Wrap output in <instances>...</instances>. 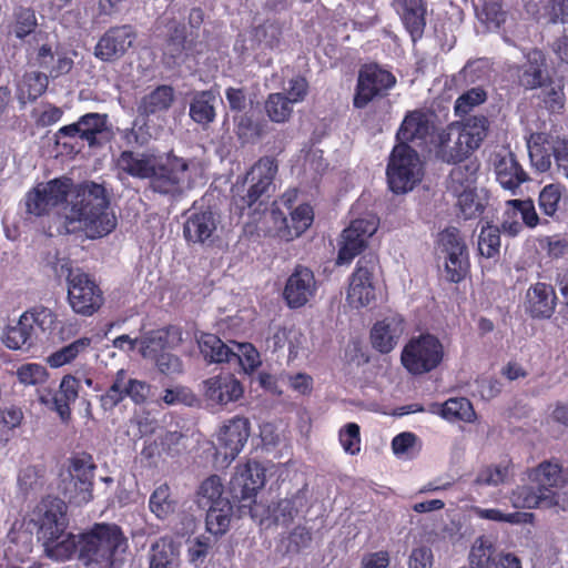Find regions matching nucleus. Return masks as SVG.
<instances>
[{"label": "nucleus", "instance_id": "obj_11", "mask_svg": "<svg viewBox=\"0 0 568 568\" xmlns=\"http://www.w3.org/2000/svg\"><path fill=\"white\" fill-rule=\"evenodd\" d=\"M31 44L33 47L27 50L28 61L31 65L43 69L48 78L57 79L72 70V58L65 52L53 51L47 32L36 33Z\"/></svg>", "mask_w": 568, "mask_h": 568}, {"label": "nucleus", "instance_id": "obj_47", "mask_svg": "<svg viewBox=\"0 0 568 568\" xmlns=\"http://www.w3.org/2000/svg\"><path fill=\"white\" fill-rule=\"evenodd\" d=\"M24 314L31 327L44 335H51L59 323L55 313L44 306H34L26 311Z\"/></svg>", "mask_w": 568, "mask_h": 568}, {"label": "nucleus", "instance_id": "obj_17", "mask_svg": "<svg viewBox=\"0 0 568 568\" xmlns=\"http://www.w3.org/2000/svg\"><path fill=\"white\" fill-rule=\"evenodd\" d=\"M250 434V420L246 417L230 418L219 430L216 454L226 463H231L243 449Z\"/></svg>", "mask_w": 568, "mask_h": 568}, {"label": "nucleus", "instance_id": "obj_15", "mask_svg": "<svg viewBox=\"0 0 568 568\" xmlns=\"http://www.w3.org/2000/svg\"><path fill=\"white\" fill-rule=\"evenodd\" d=\"M395 83V77L377 64L362 67L358 74L354 105L356 108L365 106L375 97L382 95L393 88Z\"/></svg>", "mask_w": 568, "mask_h": 568}, {"label": "nucleus", "instance_id": "obj_54", "mask_svg": "<svg viewBox=\"0 0 568 568\" xmlns=\"http://www.w3.org/2000/svg\"><path fill=\"white\" fill-rule=\"evenodd\" d=\"M232 361L239 362L244 372H253L260 364V354L250 343L232 342Z\"/></svg>", "mask_w": 568, "mask_h": 568}, {"label": "nucleus", "instance_id": "obj_21", "mask_svg": "<svg viewBox=\"0 0 568 568\" xmlns=\"http://www.w3.org/2000/svg\"><path fill=\"white\" fill-rule=\"evenodd\" d=\"M435 114L428 111L415 110L403 120L397 132L399 143L413 142L423 145L435 131Z\"/></svg>", "mask_w": 568, "mask_h": 568}, {"label": "nucleus", "instance_id": "obj_14", "mask_svg": "<svg viewBox=\"0 0 568 568\" xmlns=\"http://www.w3.org/2000/svg\"><path fill=\"white\" fill-rule=\"evenodd\" d=\"M202 396L211 408H224L243 397L244 387L232 374L211 376L201 383Z\"/></svg>", "mask_w": 568, "mask_h": 568}, {"label": "nucleus", "instance_id": "obj_34", "mask_svg": "<svg viewBox=\"0 0 568 568\" xmlns=\"http://www.w3.org/2000/svg\"><path fill=\"white\" fill-rule=\"evenodd\" d=\"M429 412L450 423L464 422L470 424L477 418L471 403L465 397H453L443 404H433Z\"/></svg>", "mask_w": 568, "mask_h": 568}, {"label": "nucleus", "instance_id": "obj_40", "mask_svg": "<svg viewBox=\"0 0 568 568\" xmlns=\"http://www.w3.org/2000/svg\"><path fill=\"white\" fill-rule=\"evenodd\" d=\"M49 78L42 72H28L18 84L17 98L21 105L39 98L48 88Z\"/></svg>", "mask_w": 568, "mask_h": 568}, {"label": "nucleus", "instance_id": "obj_45", "mask_svg": "<svg viewBox=\"0 0 568 568\" xmlns=\"http://www.w3.org/2000/svg\"><path fill=\"white\" fill-rule=\"evenodd\" d=\"M219 503V506H210L206 513V528L213 535H222L229 529L233 514L230 501Z\"/></svg>", "mask_w": 568, "mask_h": 568}, {"label": "nucleus", "instance_id": "obj_61", "mask_svg": "<svg viewBox=\"0 0 568 568\" xmlns=\"http://www.w3.org/2000/svg\"><path fill=\"white\" fill-rule=\"evenodd\" d=\"M481 9L478 18L487 24L488 29H497L506 19V12L501 9L499 0H479Z\"/></svg>", "mask_w": 568, "mask_h": 568}, {"label": "nucleus", "instance_id": "obj_50", "mask_svg": "<svg viewBox=\"0 0 568 568\" xmlns=\"http://www.w3.org/2000/svg\"><path fill=\"white\" fill-rule=\"evenodd\" d=\"M149 508L156 518L165 519L175 509V501L171 498L170 487L166 484L160 485L150 496Z\"/></svg>", "mask_w": 568, "mask_h": 568}, {"label": "nucleus", "instance_id": "obj_16", "mask_svg": "<svg viewBox=\"0 0 568 568\" xmlns=\"http://www.w3.org/2000/svg\"><path fill=\"white\" fill-rule=\"evenodd\" d=\"M375 263L373 261L359 260L357 266L349 277V285L346 293L347 304L356 310L369 306L376 298L374 283Z\"/></svg>", "mask_w": 568, "mask_h": 568}, {"label": "nucleus", "instance_id": "obj_18", "mask_svg": "<svg viewBox=\"0 0 568 568\" xmlns=\"http://www.w3.org/2000/svg\"><path fill=\"white\" fill-rule=\"evenodd\" d=\"M79 383L80 381L73 375H65L62 377L58 390L39 388L38 399L47 408L55 412L62 422L67 423L71 417L70 405L79 396Z\"/></svg>", "mask_w": 568, "mask_h": 568}, {"label": "nucleus", "instance_id": "obj_6", "mask_svg": "<svg viewBox=\"0 0 568 568\" xmlns=\"http://www.w3.org/2000/svg\"><path fill=\"white\" fill-rule=\"evenodd\" d=\"M277 171L275 161L271 158L260 159L246 173L242 184L234 185L236 205L244 210L254 204L263 203V196H268L270 190L273 186V180Z\"/></svg>", "mask_w": 568, "mask_h": 568}, {"label": "nucleus", "instance_id": "obj_26", "mask_svg": "<svg viewBox=\"0 0 568 568\" xmlns=\"http://www.w3.org/2000/svg\"><path fill=\"white\" fill-rule=\"evenodd\" d=\"M181 339L178 327L152 331L140 338V353L144 358L155 359L165 349L176 346Z\"/></svg>", "mask_w": 568, "mask_h": 568}, {"label": "nucleus", "instance_id": "obj_13", "mask_svg": "<svg viewBox=\"0 0 568 568\" xmlns=\"http://www.w3.org/2000/svg\"><path fill=\"white\" fill-rule=\"evenodd\" d=\"M378 219L373 214L351 222L342 233L337 264H348L366 246L367 240L377 231Z\"/></svg>", "mask_w": 568, "mask_h": 568}, {"label": "nucleus", "instance_id": "obj_7", "mask_svg": "<svg viewBox=\"0 0 568 568\" xmlns=\"http://www.w3.org/2000/svg\"><path fill=\"white\" fill-rule=\"evenodd\" d=\"M444 346L432 334L412 337L400 355L403 366L413 375H422L435 369L443 361Z\"/></svg>", "mask_w": 568, "mask_h": 568}, {"label": "nucleus", "instance_id": "obj_53", "mask_svg": "<svg viewBox=\"0 0 568 568\" xmlns=\"http://www.w3.org/2000/svg\"><path fill=\"white\" fill-rule=\"evenodd\" d=\"M265 111L271 121L284 123L291 118L293 105L284 93H272L265 101Z\"/></svg>", "mask_w": 568, "mask_h": 568}, {"label": "nucleus", "instance_id": "obj_9", "mask_svg": "<svg viewBox=\"0 0 568 568\" xmlns=\"http://www.w3.org/2000/svg\"><path fill=\"white\" fill-rule=\"evenodd\" d=\"M265 484V468L257 462H247L236 467L230 480V491L233 498L241 503L242 513L248 509L253 519H257L255 496Z\"/></svg>", "mask_w": 568, "mask_h": 568}, {"label": "nucleus", "instance_id": "obj_28", "mask_svg": "<svg viewBox=\"0 0 568 568\" xmlns=\"http://www.w3.org/2000/svg\"><path fill=\"white\" fill-rule=\"evenodd\" d=\"M548 79L546 57L540 50L526 54V62L518 71V82L528 90L542 88Z\"/></svg>", "mask_w": 568, "mask_h": 568}, {"label": "nucleus", "instance_id": "obj_39", "mask_svg": "<svg viewBox=\"0 0 568 568\" xmlns=\"http://www.w3.org/2000/svg\"><path fill=\"white\" fill-rule=\"evenodd\" d=\"M203 357L210 363H231L232 344H225L214 334L203 333L197 339Z\"/></svg>", "mask_w": 568, "mask_h": 568}, {"label": "nucleus", "instance_id": "obj_43", "mask_svg": "<svg viewBox=\"0 0 568 568\" xmlns=\"http://www.w3.org/2000/svg\"><path fill=\"white\" fill-rule=\"evenodd\" d=\"M176 559L178 551L172 539L163 537L151 546L149 568H174Z\"/></svg>", "mask_w": 568, "mask_h": 568}, {"label": "nucleus", "instance_id": "obj_2", "mask_svg": "<svg viewBox=\"0 0 568 568\" xmlns=\"http://www.w3.org/2000/svg\"><path fill=\"white\" fill-rule=\"evenodd\" d=\"M116 165L133 178L148 179L154 192L171 199L190 190L203 174L199 162L175 155L163 158L124 151Z\"/></svg>", "mask_w": 568, "mask_h": 568}, {"label": "nucleus", "instance_id": "obj_58", "mask_svg": "<svg viewBox=\"0 0 568 568\" xmlns=\"http://www.w3.org/2000/svg\"><path fill=\"white\" fill-rule=\"evenodd\" d=\"M457 199V206L465 220L477 217L484 210V202L476 193V187L453 194Z\"/></svg>", "mask_w": 568, "mask_h": 568}, {"label": "nucleus", "instance_id": "obj_49", "mask_svg": "<svg viewBox=\"0 0 568 568\" xmlns=\"http://www.w3.org/2000/svg\"><path fill=\"white\" fill-rule=\"evenodd\" d=\"M547 136L542 133L532 134L528 141V152L532 166L538 172H546L551 165L549 149L544 146Z\"/></svg>", "mask_w": 568, "mask_h": 568}, {"label": "nucleus", "instance_id": "obj_10", "mask_svg": "<svg viewBox=\"0 0 568 568\" xmlns=\"http://www.w3.org/2000/svg\"><path fill=\"white\" fill-rule=\"evenodd\" d=\"M437 250L444 260V276L453 283L460 282L469 267L467 246L455 227L444 230L438 235Z\"/></svg>", "mask_w": 568, "mask_h": 568}, {"label": "nucleus", "instance_id": "obj_25", "mask_svg": "<svg viewBox=\"0 0 568 568\" xmlns=\"http://www.w3.org/2000/svg\"><path fill=\"white\" fill-rule=\"evenodd\" d=\"M437 154L447 163L460 162L474 150L458 131V122L452 123L437 136Z\"/></svg>", "mask_w": 568, "mask_h": 568}, {"label": "nucleus", "instance_id": "obj_32", "mask_svg": "<svg viewBox=\"0 0 568 568\" xmlns=\"http://www.w3.org/2000/svg\"><path fill=\"white\" fill-rule=\"evenodd\" d=\"M402 21L409 32L412 40L416 41L425 28V0H395Z\"/></svg>", "mask_w": 568, "mask_h": 568}, {"label": "nucleus", "instance_id": "obj_63", "mask_svg": "<svg viewBox=\"0 0 568 568\" xmlns=\"http://www.w3.org/2000/svg\"><path fill=\"white\" fill-rule=\"evenodd\" d=\"M542 101L546 108L552 113H560L566 103L564 84L561 82H550L542 87Z\"/></svg>", "mask_w": 568, "mask_h": 568}, {"label": "nucleus", "instance_id": "obj_24", "mask_svg": "<svg viewBox=\"0 0 568 568\" xmlns=\"http://www.w3.org/2000/svg\"><path fill=\"white\" fill-rule=\"evenodd\" d=\"M405 332V321L399 314H390L377 321L371 329V342L379 353L387 354L398 344Z\"/></svg>", "mask_w": 568, "mask_h": 568}, {"label": "nucleus", "instance_id": "obj_27", "mask_svg": "<svg viewBox=\"0 0 568 568\" xmlns=\"http://www.w3.org/2000/svg\"><path fill=\"white\" fill-rule=\"evenodd\" d=\"M496 179L503 189L515 193L527 174L510 152L497 153L494 159Z\"/></svg>", "mask_w": 568, "mask_h": 568}, {"label": "nucleus", "instance_id": "obj_31", "mask_svg": "<svg viewBox=\"0 0 568 568\" xmlns=\"http://www.w3.org/2000/svg\"><path fill=\"white\" fill-rule=\"evenodd\" d=\"M37 337L36 329L31 327L23 312L17 321H10L6 325L1 341L9 349L18 351L33 345Z\"/></svg>", "mask_w": 568, "mask_h": 568}, {"label": "nucleus", "instance_id": "obj_5", "mask_svg": "<svg viewBox=\"0 0 568 568\" xmlns=\"http://www.w3.org/2000/svg\"><path fill=\"white\" fill-rule=\"evenodd\" d=\"M386 176L393 193L410 192L424 176V164L418 153L406 143L395 145L389 156Z\"/></svg>", "mask_w": 568, "mask_h": 568}, {"label": "nucleus", "instance_id": "obj_22", "mask_svg": "<svg viewBox=\"0 0 568 568\" xmlns=\"http://www.w3.org/2000/svg\"><path fill=\"white\" fill-rule=\"evenodd\" d=\"M135 38L131 26L111 28L97 43L94 54L102 61L119 59L132 47Z\"/></svg>", "mask_w": 568, "mask_h": 568}, {"label": "nucleus", "instance_id": "obj_60", "mask_svg": "<svg viewBox=\"0 0 568 568\" xmlns=\"http://www.w3.org/2000/svg\"><path fill=\"white\" fill-rule=\"evenodd\" d=\"M499 229L489 224L483 226L478 237V251L480 255L487 258L495 257L499 254Z\"/></svg>", "mask_w": 568, "mask_h": 568}, {"label": "nucleus", "instance_id": "obj_44", "mask_svg": "<svg viewBox=\"0 0 568 568\" xmlns=\"http://www.w3.org/2000/svg\"><path fill=\"white\" fill-rule=\"evenodd\" d=\"M488 120L484 115H474L458 123V131L463 133L464 139L469 143L473 150L479 148L488 132Z\"/></svg>", "mask_w": 568, "mask_h": 568}, {"label": "nucleus", "instance_id": "obj_46", "mask_svg": "<svg viewBox=\"0 0 568 568\" xmlns=\"http://www.w3.org/2000/svg\"><path fill=\"white\" fill-rule=\"evenodd\" d=\"M314 219L313 210L308 204H302L291 212L290 220L284 219L286 232L283 236L292 240L300 236L312 224Z\"/></svg>", "mask_w": 568, "mask_h": 568}, {"label": "nucleus", "instance_id": "obj_8", "mask_svg": "<svg viewBox=\"0 0 568 568\" xmlns=\"http://www.w3.org/2000/svg\"><path fill=\"white\" fill-rule=\"evenodd\" d=\"M67 271L68 300L71 308L83 316L94 314L103 303L102 293L88 274L80 268L61 265Z\"/></svg>", "mask_w": 568, "mask_h": 568}, {"label": "nucleus", "instance_id": "obj_29", "mask_svg": "<svg viewBox=\"0 0 568 568\" xmlns=\"http://www.w3.org/2000/svg\"><path fill=\"white\" fill-rule=\"evenodd\" d=\"M106 114L88 113L82 115L78 122L60 128L58 134L71 138L80 136L89 145H93L97 134L106 129Z\"/></svg>", "mask_w": 568, "mask_h": 568}, {"label": "nucleus", "instance_id": "obj_36", "mask_svg": "<svg viewBox=\"0 0 568 568\" xmlns=\"http://www.w3.org/2000/svg\"><path fill=\"white\" fill-rule=\"evenodd\" d=\"M173 101V88L170 85H159L141 99L138 111L140 114L146 116L161 114L171 108Z\"/></svg>", "mask_w": 568, "mask_h": 568}, {"label": "nucleus", "instance_id": "obj_4", "mask_svg": "<svg viewBox=\"0 0 568 568\" xmlns=\"http://www.w3.org/2000/svg\"><path fill=\"white\" fill-rule=\"evenodd\" d=\"M128 539L114 524H97L79 537V557L87 565L118 568L124 560Z\"/></svg>", "mask_w": 568, "mask_h": 568}, {"label": "nucleus", "instance_id": "obj_59", "mask_svg": "<svg viewBox=\"0 0 568 568\" xmlns=\"http://www.w3.org/2000/svg\"><path fill=\"white\" fill-rule=\"evenodd\" d=\"M392 449L398 458H413L420 449L418 437L410 432L400 433L393 438Z\"/></svg>", "mask_w": 568, "mask_h": 568}, {"label": "nucleus", "instance_id": "obj_20", "mask_svg": "<svg viewBox=\"0 0 568 568\" xmlns=\"http://www.w3.org/2000/svg\"><path fill=\"white\" fill-rule=\"evenodd\" d=\"M317 286L313 272L305 266H296L288 276L283 296L291 308L306 305L316 294Z\"/></svg>", "mask_w": 568, "mask_h": 568}, {"label": "nucleus", "instance_id": "obj_33", "mask_svg": "<svg viewBox=\"0 0 568 568\" xmlns=\"http://www.w3.org/2000/svg\"><path fill=\"white\" fill-rule=\"evenodd\" d=\"M48 538H39L42 542L44 554L52 560L65 561L70 559L77 549H79V538L67 532L65 529L58 534L47 536Z\"/></svg>", "mask_w": 568, "mask_h": 568}, {"label": "nucleus", "instance_id": "obj_3", "mask_svg": "<svg viewBox=\"0 0 568 568\" xmlns=\"http://www.w3.org/2000/svg\"><path fill=\"white\" fill-rule=\"evenodd\" d=\"M534 486H519L513 490L509 499L515 508H551L561 505L559 489L564 487L567 476L561 466L544 462L529 473Z\"/></svg>", "mask_w": 568, "mask_h": 568}, {"label": "nucleus", "instance_id": "obj_62", "mask_svg": "<svg viewBox=\"0 0 568 568\" xmlns=\"http://www.w3.org/2000/svg\"><path fill=\"white\" fill-rule=\"evenodd\" d=\"M509 213L517 215L528 227H535L539 223V217L531 200H509L506 202Z\"/></svg>", "mask_w": 568, "mask_h": 568}, {"label": "nucleus", "instance_id": "obj_56", "mask_svg": "<svg viewBox=\"0 0 568 568\" xmlns=\"http://www.w3.org/2000/svg\"><path fill=\"white\" fill-rule=\"evenodd\" d=\"M486 100L487 92L481 87L471 88L456 99L454 104L455 114L464 116Z\"/></svg>", "mask_w": 568, "mask_h": 568}, {"label": "nucleus", "instance_id": "obj_42", "mask_svg": "<svg viewBox=\"0 0 568 568\" xmlns=\"http://www.w3.org/2000/svg\"><path fill=\"white\" fill-rule=\"evenodd\" d=\"M477 171L478 164L475 161L456 165L449 174L448 191L452 194H460L463 191L475 189Z\"/></svg>", "mask_w": 568, "mask_h": 568}, {"label": "nucleus", "instance_id": "obj_1", "mask_svg": "<svg viewBox=\"0 0 568 568\" xmlns=\"http://www.w3.org/2000/svg\"><path fill=\"white\" fill-rule=\"evenodd\" d=\"M29 214L42 216L62 204L60 216L68 233H83L89 239L110 234L116 226V216L110 207L105 190L97 183L73 187L69 179L39 183L24 199Z\"/></svg>", "mask_w": 568, "mask_h": 568}, {"label": "nucleus", "instance_id": "obj_57", "mask_svg": "<svg viewBox=\"0 0 568 568\" xmlns=\"http://www.w3.org/2000/svg\"><path fill=\"white\" fill-rule=\"evenodd\" d=\"M93 488L82 485L81 481L68 477L63 480L62 493L70 504L82 506L88 504L93 498Z\"/></svg>", "mask_w": 568, "mask_h": 568}, {"label": "nucleus", "instance_id": "obj_52", "mask_svg": "<svg viewBox=\"0 0 568 568\" xmlns=\"http://www.w3.org/2000/svg\"><path fill=\"white\" fill-rule=\"evenodd\" d=\"M473 513L481 519L509 524H527L534 518L530 513H504L496 508L474 507Z\"/></svg>", "mask_w": 568, "mask_h": 568}, {"label": "nucleus", "instance_id": "obj_51", "mask_svg": "<svg viewBox=\"0 0 568 568\" xmlns=\"http://www.w3.org/2000/svg\"><path fill=\"white\" fill-rule=\"evenodd\" d=\"M219 501H229L223 497V484L219 476L205 479L199 488V504L202 507L219 506Z\"/></svg>", "mask_w": 568, "mask_h": 568}, {"label": "nucleus", "instance_id": "obj_37", "mask_svg": "<svg viewBox=\"0 0 568 568\" xmlns=\"http://www.w3.org/2000/svg\"><path fill=\"white\" fill-rule=\"evenodd\" d=\"M37 26V17L32 9L18 8L14 10L10 32L14 34L16 38L24 40L26 51L33 47L31 44L33 36L39 32H44L43 30H38Z\"/></svg>", "mask_w": 568, "mask_h": 568}, {"label": "nucleus", "instance_id": "obj_19", "mask_svg": "<svg viewBox=\"0 0 568 568\" xmlns=\"http://www.w3.org/2000/svg\"><path fill=\"white\" fill-rule=\"evenodd\" d=\"M67 506L59 498H44L33 509L31 521L38 527V539L67 528Z\"/></svg>", "mask_w": 568, "mask_h": 568}, {"label": "nucleus", "instance_id": "obj_30", "mask_svg": "<svg viewBox=\"0 0 568 568\" xmlns=\"http://www.w3.org/2000/svg\"><path fill=\"white\" fill-rule=\"evenodd\" d=\"M527 311L534 317L548 318L552 315L556 306V294L551 285L536 283L530 286L526 294Z\"/></svg>", "mask_w": 568, "mask_h": 568}, {"label": "nucleus", "instance_id": "obj_35", "mask_svg": "<svg viewBox=\"0 0 568 568\" xmlns=\"http://www.w3.org/2000/svg\"><path fill=\"white\" fill-rule=\"evenodd\" d=\"M169 30L170 38L163 51V62L168 68H175L184 63L187 57L185 28L173 22Z\"/></svg>", "mask_w": 568, "mask_h": 568}, {"label": "nucleus", "instance_id": "obj_23", "mask_svg": "<svg viewBox=\"0 0 568 568\" xmlns=\"http://www.w3.org/2000/svg\"><path fill=\"white\" fill-rule=\"evenodd\" d=\"M219 220L211 210L190 211L183 223L184 239L192 244H205L213 241Z\"/></svg>", "mask_w": 568, "mask_h": 568}, {"label": "nucleus", "instance_id": "obj_12", "mask_svg": "<svg viewBox=\"0 0 568 568\" xmlns=\"http://www.w3.org/2000/svg\"><path fill=\"white\" fill-rule=\"evenodd\" d=\"M151 395V385L133 377L126 369H119L106 392L100 396L104 410H112L124 398L129 397L134 404H144Z\"/></svg>", "mask_w": 568, "mask_h": 568}, {"label": "nucleus", "instance_id": "obj_38", "mask_svg": "<svg viewBox=\"0 0 568 568\" xmlns=\"http://www.w3.org/2000/svg\"><path fill=\"white\" fill-rule=\"evenodd\" d=\"M219 94L213 90L196 92L190 104V116L199 124H209L215 118Z\"/></svg>", "mask_w": 568, "mask_h": 568}, {"label": "nucleus", "instance_id": "obj_41", "mask_svg": "<svg viewBox=\"0 0 568 568\" xmlns=\"http://www.w3.org/2000/svg\"><path fill=\"white\" fill-rule=\"evenodd\" d=\"M92 338L91 337H80L72 343L61 347L60 349L53 352L47 357V363L52 368H59L67 364L72 363L79 356L85 354L91 348Z\"/></svg>", "mask_w": 568, "mask_h": 568}, {"label": "nucleus", "instance_id": "obj_55", "mask_svg": "<svg viewBox=\"0 0 568 568\" xmlns=\"http://www.w3.org/2000/svg\"><path fill=\"white\" fill-rule=\"evenodd\" d=\"M161 400L168 406L184 405L193 407L200 404V399L194 392L190 387L183 385L165 388L161 396Z\"/></svg>", "mask_w": 568, "mask_h": 568}, {"label": "nucleus", "instance_id": "obj_64", "mask_svg": "<svg viewBox=\"0 0 568 568\" xmlns=\"http://www.w3.org/2000/svg\"><path fill=\"white\" fill-rule=\"evenodd\" d=\"M509 476L507 463L484 467L477 475L475 483L486 486H498L506 481Z\"/></svg>", "mask_w": 568, "mask_h": 568}, {"label": "nucleus", "instance_id": "obj_48", "mask_svg": "<svg viewBox=\"0 0 568 568\" xmlns=\"http://www.w3.org/2000/svg\"><path fill=\"white\" fill-rule=\"evenodd\" d=\"M94 469L95 465L92 457L87 454H81L70 459L68 477L81 481L82 485H87V487L93 488Z\"/></svg>", "mask_w": 568, "mask_h": 568}]
</instances>
